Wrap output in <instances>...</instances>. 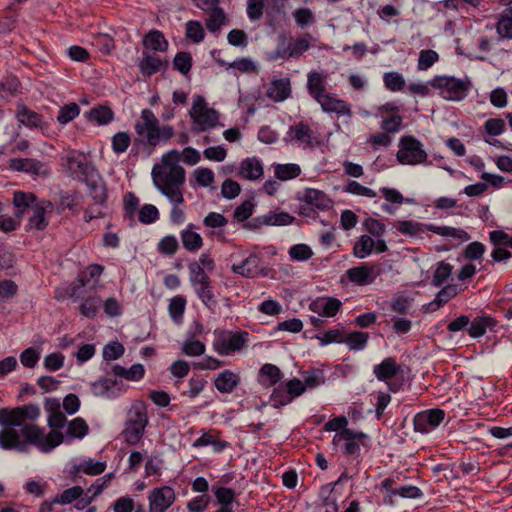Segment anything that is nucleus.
<instances>
[{"label":"nucleus","mask_w":512,"mask_h":512,"mask_svg":"<svg viewBox=\"0 0 512 512\" xmlns=\"http://www.w3.org/2000/svg\"><path fill=\"white\" fill-rule=\"evenodd\" d=\"M40 416L37 404H27L16 408L0 409V447L27 453L29 446H36L41 452L48 453L64 441L61 432L50 431L43 434L42 429L26 420L35 421Z\"/></svg>","instance_id":"1"},{"label":"nucleus","mask_w":512,"mask_h":512,"mask_svg":"<svg viewBox=\"0 0 512 512\" xmlns=\"http://www.w3.org/2000/svg\"><path fill=\"white\" fill-rule=\"evenodd\" d=\"M148 425V416L146 407L142 403L132 405L127 414L125 428L122 436L129 445L137 444L144 435V430Z\"/></svg>","instance_id":"2"},{"label":"nucleus","mask_w":512,"mask_h":512,"mask_svg":"<svg viewBox=\"0 0 512 512\" xmlns=\"http://www.w3.org/2000/svg\"><path fill=\"white\" fill-rule=\"evenodd\" d=\"M430 85L438 89L444 99L461 101L468 95L472 84L468 77L458 79L452 76H436L430 81Z\"/></svg>","instance_id":"3"},{"label":"nucleus","mask_w":512,"mask_h":512,"mask_svg":"<svg viewBox=\"0 0 512 512\" xmlns=\"http://www.w3.org/2000/svg\"><path fill=\"white\" fill-rule=\"evenodd\" d=\"M249 340V333L243 330H216L214 350L222 356L241 350Z\"/></svg>","instance_id":"4"},{"label":"nucleus","mask_w":512,"mask_h":512,"mask_svg":"<svg viewBox=\"0 0 512 512\" xmlns=\"http://www.w3.org/2000/svg\"><path fill=\"white\" fill-rule=\"evenodd\" d=\"M189 114L194 123L192 130L196 133L214 128L219 120L217 111L208 108L205 99L200 95L194 97Z\"/></svg>","instance_id":"5"},{"label":"nucleus","mask_w":512,"mask_h":512,"mask_svg":"<svg viewBox=\"0 0 512 512\" xmlns=\"http://www.w3.org/2000/svg\"><path fill=\"white\" fill-rule=\"evenodd\" d=\"M310 39L311 35L307 33L303 37L289 41L287 36L282 33L277 38V46L270 59L299 58L304 52L309 50L311 46Z\"/></svg>","instance_id":"6"},{"label":"nucleus","mask_w":512,"mask_h":512,"mask_svg":"<svg viewBox=\"0 0 512 512\" xmlns=\"http://www.w3.org/2000/svg\"><path fill=\"white\" fill-rule=\"evenodd\" d=\"M428 155L422 143L413 136H403L399 141L397 160L403 165H417L427 163Z\"/></svg>","instance_id":"7"},{"label":"nucleus","mask_w":512,"mask_h":512,"mask_svg":"<svg viewBox=\"0 0 512 512\" xmlns=\"http://www.w3.org/2000/svg\"><path fill=\"white\" fill-rule=\"evenodd\" d=\"M369 440V436L362 431L344 429L334 435L333 444L339 445L342 443V452L345 455L359 456L361 446L367 448Z\"/></svg>","instance_id":"8"},{"label":"nucleus","mask_w":512,"mask_h":512,"mask_svg":"<svg viewBox=\"0 0 512 512\" xmlns=\"http://www.w3.org/2000/svg\"><path fill=\"white\" fill-rule=\"evenodd\" d=\"M151 174L157 189L181 186L185 182V170L180 165L173 164L171 167L155 165Z\"/></svg>","instance_id":"9"},{"label":"nucleus","mask_w":512,"mask_h":512,"mask_svg":"<svg viewBox=\"0 0 512 512\" xmlns=\"http://www.w3.org/2000/svg\"><path fill=\"white\" fill-rule=\"evenodd\" d=\"M141 122L135 124V131L139 140L150 146H156L159 143V122L154 113L149 109H143L141 112Z\"/></svg>","instance_id":"10"},{"label":"nucleus","mask_w":512,"mask_h":512,"mask_svg":"<svg viewBox=\"0 0 512 512\" xmlns=\"http://www.w3.org/2000/svg\"><path fill=\"white\" fill-rule=\"evenodd\" d=\"M298 200L305 203L300 206L299 213L309 216V210L314 208L324 211L331 207V199L321 190L314 188H306L302 193H298Z\"/></svg>","instance_id":"11"},{"label":"nucleus","mask_w":512,"mask_h":512,"mask_svg":"<svg viewBox=\"0 0 512 512\" xmlns=\"http://www.w3.org/2000/svg\"><path fill=\"white\" fill-rule=\"evenodd\" d=\"M175 500L176 494L172 487L165 485L154 488L148 496L149 512H166Z\"/></svg>","instance_id":"12"},{"label":"nucleus","mask_w":512,"mask_h":512,"mask_svg":"<svg viewBox=\"0 0 512 512\" xmlns=\"http://www.w3.org/2000/svg\"><path fill=\"white\" fill-rule=\"evenodd\" d=\"M445 412L442 409L434 408L419 412L414 417V429L420 433H428L440 425L444 420Z\"/></svg>","instance_id":"13"},{"label":"nucleus","mask_w":512,"mask_h":512,"mask_svg":"<svg viewBox=\"0 0 512 512\" xmlns=\"http://www.w3.org/2000/svg\"><path fill=\"white\" fill-rule=\"evenodd\" d=\"M400 372L401 366L398 365L395 359L392 357L385 358L380 364L375 365L373 368V373L375 374L376 378L380 381H385L392 392H397L400 385L396 383H390L389 380L394 378Z\"/></svg>","instance_id":"14"},{"label":"nucleus","mask_w":512,"mask_h":512,"mask_svg":"<svg viewBox=\"0 0 512 512\" xmlns=\"http://www.w3.org/2000/svg\"><path fill=\"white\" fill-rule=\"evenodd\" d=\"M53 209L54 205L50 201L39 200L37 204L32 206V215L28 219L27 228L44 230L49 224L46 215L52 213Z\"/></svg>","instance_id":"15"},{"label":"nucleus","mask_w":512,"mask_h":512,"mask_svg":"<svg viewBox=\"0 0 512 512\" xmlns=\"http://www.w3.org/2000/svg\"><path fill=\"white\" fill-rule=\"evenodd\" d=\"M285 140L296 141L304 147H314L319 144L317 138L312 135L309 126L303 122L290 126Z\"/></svg>","instance_id":"16"},{"label":"nucleus","mask_w":512,"mask_h":512,"mask_svg":"<svg viewBox=\"0 0 512 512\" xmlns=\"http://www.w3.org/2000/svg\"><path fill=\"white\" fill-rule=\"evenodd\" d=\"M169 65L167 60L163 61L160 57L143 51L142 59L139 62V68L144 76H152L161 70H166Z\"/></svg>","instance_id":"17"},{"label":"nucleus","mask_w":512,"mask_h":512,"mask_svg":"<svg viewBox=\"0 0 512 512\" xmlns=\"http://www.w3.org/2000/svg\"><path fill=\"white\" fill-rule=\"evenodd\" d=\"M346 275L351 282L358 285L372 284L377 276L374 273V266H369L367 264H362L348 269Z\"/></svg>","instance_id":"18"},{"label":"nucleus","mask_w":512,"mask_h":512,"mask_svg":"<svg viewBox=\"0 0 512 512\" xmlns=\"http://www.w3.org/2000/svg\"><path fill=\"white\" fill-rule=\"evenodd\" d=\"M261 257L257 254H251L240 264H233L231 270L245 278H254L259 274Z\"/></svg>","instance_id":"19"},{"label":"nucleus","mask_w":512,"mask_h":512,"mask_svg":"<svg viewBox=\"0 0 512 512\" xmlns=\"http://www.w3.org/2000/svg\"><path fill=\"white\" fill-rule=\"evenodd\" d=\"M240 375L226 369L220 372L214 379L215 388L223 394H228L234 391V389L240 384Z\"/></svg>","instance_id":"20"},{"label":"nucleus","mask_w":512,"mask_h":512,"mask_svg":"<svg viewBox=\"0 0 512 512\" xmlns=\"http://www.w3.org/2000/svg\"><path fill=\"white\" fill-rule=\"evenodd\" d=\"M16 118L20 124L29 128H43V116L33 110L28 109L25 105L19 104L16 111Z\"/></svg>","instance_id":"21"},{"label":"nucleus","mask_w":512,"mask_h":512,"mask_svg":"<svg viewBox=\"0 0 512 512\" xmlns=\"http://www.w3.org/2000/svg\"><path fill=\"white\" fill-rule=\"evenodd\" d=\"M142 44L146 50L155 52H166L169 46L164 34L156 29H152L144 35Z\"/></svg>","instance_id":"22"},{"label":"nucleus","mask_w":512,"mask_h":512,"mask_svg":"<svg viewBox=\"0 0 512 512\" xmlns=\"http://www.w3.org/2000/svg\"><path fill=\"white\" fill-rule=\"evenodd\" d=\"M469 324L470 326L467 329L469 336L480 338L486 333L487 329H493L497 321L489 315H481L475 317Z\"/></svg>","instance_id":"23"},{"label":"nucleus","mask_w":512,"mask_h":512,"mask_svg":"<svg viewBox=\"0 0 512 512\" xmlns=\"http://www.w3.org/2000/svg\"><path fill=\"white\" fill-rule=\"evenodd\" d=\"M86 185L89 190V196L96 205L103 206L107 201V189L100 175L86 179Z\"/></svg>","instance_id":"24"},{"label":"nucleus","mask_w":512,"mask_h":512,"mask_svg":"<svg viewBox=\"0 0 512 512\" xmlns=\"http://www.w3.org/2000/svg\"><path fill=\"white\" fill-rule=\"evenodd\" d=\"M194 291L201 302L211 311H214L217 306V300L213 292L212 281H204L201 283L192 284Z\"/></svg>","instance_id":"25"},{"label":"nucleus","mask_w":512,"mask_h":512,"mask_svg":"<svg viewBox=\"0 0 512 512\" xmlns=\"http://www.w3.org/2000/svg\"><path fill=\"white\" fill-rule=\"evenodd\" d=\"M39 201L35 194L31 192L16 191L13 195V204L15 206L14 215L17 218H21L27 209L32 210V206L37 204Z\"/></svg>","instance_id":"26"},{"label":"nucleus","mask_w":512,"mask_h":512,"mask_svg":"<svg viewBox=\"0 0 512 512\" xmlns=\"http://www.w3.org/2000/svg\"><path fill=\"white\" fill-rule=\"evenodd\" d=\"M44 165L32 158H14L10 160V168L15 171L26 172L34 175L42 174Z\"/></svg>","instance_id":"27"},{"label":"nucleus","mask_w":512,"mask_h":512,"mask_svg":"<svg viewBox=\"0 0 512 512\" xmlns=\"http://www.w3.org/2000/svg\"><path fill=\"white\" fill-rule=\"evenodd\" d=\"M291 94V85L288 78L274 80L267 91V96L276 102L287 99Z\"/></svg>","instance_id":"28"},{"label":"nucleus","mask_w":512,"mask_h":512,"mask_svg":"<svg viewBox=\"0 0 512 512\" xmlns=\"http://www.w3.org/2000/svg\"><path fill=\"white\" fill-rule=\"evenodd\" d=\"M68 164L72 171L80 174L79 180L84 181L85 183L86 179H90L92 177H96V175H99L95 167L90 162L83 159H79L77 157H69Z\"/></svg>","instance_id":"29"},{"label":"nucleus","mask_w":512,"mask_h":512,"mask_svg":"<svg viewBox=\"0 0 512 512\" xmlns=\"http://www.w3.org/2000/svg\"><path fill=\"white\" fill-rule=\"evenodd\" d=\"M97 284L91 280L84 271L78 274L77 279L71 285L70 296L72 298H83L85 294L92 291Z\"/></svg>","instance_id":"30"},{"label":"nucleus","mask_w":512,"mask_h":512,"mask_svg":"<svg viewBox=\"0 0 512 512\" xmlns=\"http://www.w3.org/2000/svg\"><path fill=\"white\" fill-rule=\"evenodd\" d=\"M326 76L317 72L311 71L307 75V90L311 97L315 100L326 93L325 88Z\"/></svg>","instance_id":"31"},{"label":"nucleus","mask_w":512,"mask_h":512,"mask_svg":"<svg viewBox=\"0 0 512 512\" xmlns=\"http://www.w3.org/2000/svg\"><path fill=\"white\" fill-rule=\"evenodd\" d=\"M341 301L334 297H328L321 302H314L310 305V308L326 317H333L337 314L341 308Z\"/></svg>","instance_id":"32"},{"label":"nucleus","mask_w":512,"mask_h":512,"mask_svg":"<svg viewBox=\"0 0 512 512\" xmlns=\"http://www.w3.org/2000/svg\"><path fill=\"white\" fill-rule=\"evenodd\" d=\"M429 224L415 222L411 220L398 221L395 225L396 229L404 234L411 237H421L422 234L429 231Z\"/></svg>","instance_id":"33"},{"label":"nucleus","mask_w":512,"mask_h":512,"mask_svg":"<svg viewBox=\"0 0 512 512\" xmlns=\"http://www.w3.org/2000/svg\"><path fill=\"white\" fill-rule=\"evenodd\" d=\"M192 224L188 225L187 229L181 231V241L183 247L189 252H197L203 245V239L197 232L191 230Z\"/></svg>","instance_id":"34"},{"label":"nucleus","mask_w":512,"mask_h":512,"mask_svg":"<svg viewBox=\"0 0 512 512\" xmlns=\"http://www.w3.org/2000/svg\"><path fill=\"white\" fill-rule=\"evenodd\" d=\"M240 173L249 180H256L263 175V166L256 158H247L241 163Z\"/></svg>","instance_id":"35"},{"label":"nucleus","mask_w":512,"mask_h":512,"mask_svg":"<svg viewBox=\"0 0 512 512\" xmlns=\"http://www.w3.org/2000/svg\"><path fill=\"white\" fill-rule=\"evenodd\" d=\"M429 231L441 235L443 237H450L454 239H459L461 241H468L470 239V235L461 228H454L450 226H436L434 224L428 225Z\"/></svg>","instance_id":"36"},{"label":"nucleus","mask_w":512,"mask_h":512,"mask_svg":"<svg viewBox=\"0 0 512 512\" xmlns=\"http://www.w3.org/2000/svg\"><path fill=\"white\" fill-rule=\"evenodd\" d=\"M87 117L98 125H107L113 120L114 113L108 106H98L87 112Z\"/></svg>","instance_id":"37"},{"label":"nucleus","mask_w":512,"mask_h":512,"mask_svg":"<svg viewBox=\"0 0 512 512\" xmlns=\"http://www.w3.org/2000/svg\"><path fill=\"white\" fill-rule=\"evenodd\" d=\"M375 241L368 235H362L354 244L353 255L359 259L369 256L374 250Z\"/></svg>","instance_id":"38"},{"label":"nucleus","mask_w":512,"mask_h":512,"mask_svg":"<svg viewBox=\"0 0 512 512\" xmlns=\"http://www.w3.org/2000/svg\"><path fill=\"white\" fill-rule=\"evenodd\" d=\"M20 82L15 76H7L0 81V98L8 99L19 93Z\"/></svg>","instance_id":"39"},{"label":"nucleus","mask_w":512,"mask_h":512,"mask_svg":"<svg viewBox=\"0 0 512 512\" xmlns=\"http://www.w3.org/2000/svg\"><path fill=\"white\" fill-rule=\"evenodd\" d=\"M116 384V380H112L109 378H100L99 380L92 384V393L95 396L99 397H113L114 392L112 391V389L115 387Z\"/></svg>","instance_id":"40"},{"label":"nucleus","mask_w":512,"mask_h":512,"mask_svg":"<svg viewBox=\"0 0 512 512\" xmlns=\"http://www.w3.org/2000/svg\"><path fill=\"white\" fill-rule=\"evenodd\" d=\"M76 472H83L87 475L96 476L103 473L106 469V463L102 461H93L92 459L83 460L78 465H74Z\"/></svg>","instance_id":"41"},{"label":"nucleus","mask_w":512,"mask_h":512,"mask_svg":"<svg viewBox=\"0 0 512 512\" xmlns=\"http://www.w3.org/2000/svg\"><path fill=\"white\" fill-rule=\"evenodd\" d=\"M102 305V300L99 296L88 297L83 300L79 306L81 315L86 318H94Z\"/></svg>","instance_id":"42"},{"label":"nucleus","mask_w":512,"mask_h":512,"mask_svg":"<svg viewBox=\"0 0 512 512\" xmlns=\"http://www.w3.org/2000/svg\"><path fill=\"white\" fill-rule=\"evenodd\" d=\"M84 494V490L81 486H73L64 490L62 493L56 495L53 498V503L68 505L79 499Z\"/></svg>","instance_id":"43"},{"label":"nucleus","mask_w":512,"mask_h":512,"mask_svg":"<svg viewBox=\"0 0 512 512\" xmlns=\"http://www.w3.org/2000/svg\"><path fill=\"white\" fill-rule=\"evenodd\" d=\"M301 168L298 164L288 163V164H277L275 166V176L276 178L287 181L293 178H296L300 175Z\"/></svg>","instance_id":"44"},{"label":"nucleus","mask_w":512,"mask_h":512,"mask_svg":"<svg viewBox=\"0 0 512 512\" xmlns=\"http://www.w3.org/2000/svg\"><path fill=\"white\" fill-rule=\"evenodd\" d=\"M383 82L385 87L392 92L401 91L406 84L403 75L395 71L384 73Z\"/></svg>","instance_id":"45"},{"label":"nucleus","mask_w":512,"mask_h":512,"mask_svg":"<svg viewBox=\"0 0 512 512\" xmlns=\"http://www.w3.org/2000/svg\"><path fill=\"white\" fill-rule=\"evenodd\" d=\"M453 266L445 261H440L432 277V285L435 287L441 286L450 277Z\"/></svg>","instance_id":"46"},{"label":"nucleus","mask_w":512,"mask_h":512,"mask_svg":"<svg viewBox=\"0 0 512 512\" xmlns=\"http://www.w3.org/2000/svg\"><path fill=\"white\" fill-rule=\"evenodd\" d=\"M192 67V56L189 52H178L173 59V68L181 74L186 75Z\"/></svg>","instance_id":"47"},{"label":"nucleus","mask_w":512,"mask_h":512,"mask_svg":"<svg viewBox=\"0 0 512 512\" xmlns=\"http://www.w3.org/2000/svg\"><path fill=\"white\" fill-rule=\"evenodd\" d=\"M294 220L295 217L287 212L281 211L279 213H275L270 211L266 214L265 221L267 226H286L292 224Z\"/></svg>","instance_id":"48"},{"label":"nucleus","mask_w":512,"mask_h":512,"mask_svg":"<svg viewBox=\"0 0 512 512\" xmlns=\"http://www.w3.org/2000/svg\"><path fill=\"white\" fill-rule=\"evenodd\" d=\"M368 339V333L355 331L344 338L343 343H346L352 350H362L366 346Z\"/></svg>","instance_id":"49"},{"label":"nucleus","mask_w":512,"mask_h":512,"mask_svg":"<svg viewBox=\"0 0 512 512\" xmlns=\"http://www.w3.org/2000/svg\"><path fill=\"white\" fill-rule=\"evenodd\" d=\"M80 113V107L76 103H69L60 108L57 121L60 124H67L75 119Z\"/></svg>","instance_id":"50"},{"label":"nucleus","mask_w":512,"mask_h":512,"mask_svg":"<svg viewBox=\"0 0 512 512\" xmlns=\"http://www.w3.org/2000/svg\"><path fill=\"white\" fill-rule=\"evenodd\" d=\"M186 306V300L182 296H176L170 300L169 303V314L171 318L179 323L183 317Z\"/></svg>","instance_id":"51"},{"label":"nucleus","mask_w":512,"mask_h":512,"mask_svg":"<svg viewBox=\"0 0 512 512\" xmlns=\"http://www.w3.org/2000/svg\"><path fill=\"white\" fill-rule=\"evenodd\" d=\"M188 269L191 285L211 280L209 275L205 272V269L201 266L200 263H197L196 261L189 263Z\"/></svg>","instance_id":"52"},{"label":"nucleus","mask_w":512,"mask_h":512,"mask_svg":"<svg viewBox=\"0 0 512 512\" xmlns=\"http://www.w3.org/2000/svg\"><path fill=\"white\" fill-rule=\"evenodd\" d=\"M125 352L124 346L118 341H111L103 347V358L107 361L119 359Z\"/></svg>","instance_id":"53"},{"label":"nucleus","mask_w":512,"mask_h":512,"mask_svg":"<svg viewBox=\"0 0 512 512\" xmlns=\"http://www.w3.org/2000/svg\"><path fill=\"white\" fill-rule=\"evenodd\" d=\"M111 143L114 153L122 154L128 149L131 143V138L127 132H118L113 135Z\"/></svg>","instance_id":"54"},{"label":"nucleus","mask_w":512,"mask_h":512,"mask_svg":"<svg viewBox=\"0 0 512 512\" xmlns=\"http://www.w3.org/2000/svg\"><path fill=\"white\" fill-rule=\"evenodd\" d=\"M179 248V243L175 236L169 235L165 236L158 243V251L161 254L172 256L174 255Z\"/></svg>","instance_id":"55"},{"label":"nucleus","mask_w":512,"mask_h":512,"mask_svg":"<svg viewBox=\"0 0 512 512\" xmlns=\"http://www.w3.org/2000/svg\"><path fill=\"white\" fill-rule=\"evenodd\" d=\"M205 33L200 22L190 20L186 23V37L195 43L204 39Z\"/></svg>","instance_id":"56"},{"label":"nucleus","mask_w":512,"mask_h":512,"mask_svg":"<svg viewBox=\"0 0 512 512\" xmlns=\"http://www.w3.org/2000/svg\"><path fill=\"white\" fill-rule=\"evenodd\" d=\"M265 0H247V16L251 21H258L263 17Z\"/></svg>","instance_id":"57"},{"label":"nucleus","mask_w":512,"mask_h":512,"mask_svg":"<svg viewBox=\"0 0 512 512\" xmlns=\"http://www.w3.org/2000/svg\"><path fill=\"white\" fill-rule=\"evenodd\" d=\"M88 425L84 419L78 417L73 419L68 426L67 433L76 438H83L88 433Z\"/></svg>","instance_id":"58"},{"label":"nucleus","mask_w":512,"mask_h":512,"mask_svg":"<svg viewBox=\"0 0 512 512\" xmlns=\"http://www.w3.org/2000/svg\"><path fill=\"white\" fill-rule=\"evenodd\" d=\"M344 191L350 194L374 198L377 194L369 187L363 186L357 181H349L344 188Z\"/></svg>","instance_id":"59"},{"label":"nucleus","mask_w":512,"mask_h":512,"mask_svg":"<svg viewBox=\"0 0 512 512\" xmlns=\"http://www.w3.org/2000/svg\"><path fill=\"white\" fill-rule=\"evenodd\" d=\"M225 14L223 10L216 7L211 12L209 18L206 21V27L210 32H216L224 24Z\"/></svg>","instance_id":"60"},{"label":"nucleus","mask_w":512,"mask_h":512,"mask_svg":"<svg viewBox=\"0 0 512 512\" xmlns=\"http://www.w3.org/2000/svg\"><path fill=\"white\" fill-rule=\"evenodd\" d=\"M139 221L143 224H151L158 220L159 212L156 206L145 204L139 211Z\"/></svg>","instance_id":"61"},{"label":"nucleus","mask_w":512,"mask_h":512,"mask_svg":"<svg viewBox=\"0 0 512 512\" xmlns=\"http://www.w3.org/2000/svg\"><path fill=\"white\" fill-rule=\"evenodd\" d=\"M215 498L220 506L232 507L235 500V492L228 487H219L214 492Z\"/></svg>","instance_id":"62"},{"label":"nucleus","mask_w":512,"mask_h":512,"mask_svg":"<svg viewBox=\"0 0 512 512\" xmlns=\"http://www.w3.org/2000/svg\"><path fill=\"white\" fill-rule=\"evenodd\" d=\"M496 30L501 38L512 39V17L502 14L496 24Z\"/></svg>","instance_id":"63"},{"label":"nucleus","mask_w":512,"mask_h":512,"mask_svg":"<svg viewBox=\"0 0 512 512\" xmlns=\"http://www.w3.org/2000/svg\"><path fill=\"white\" fill-rule=\"evenodd\" d=\"M289 255L293 260L306 261L312 257L313 252L306 244H296L290 248Z\"/></svg>","instance_id":"64"}]
</instances>
